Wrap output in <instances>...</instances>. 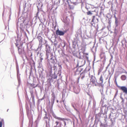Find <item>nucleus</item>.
Wrapping results in <instances>:
<instances>
[{
  "instance_id": "obj_1",
  "label": "nucleus",
  "mask_w": 127,
  "mask_h": 127,
  "mask_svg": "<svg viewBox=\"0 0 127 127\" xmlns=\"http://www.w3.org/2000/svg\"><path fill=\"white\" fill-rule=\"evenodd\" d=\"M30 93L31 96V98H32V104L28 96L27 95L25 96L26 101V103H28L30 105L31 109L32 110V108L35 106V103L34 101V97L33 94V92L32 91H30Z\"/></svg>"
},
{
  "instance_id": "obj_2",
  "label": "nucleus",
  "mask_w": 127,
  "mask_h": 127,
  "mask_svg": "<svg viewBox=\"0 0 127 127\" xmlns=\"http://www.w3.org/2000/svg\"><path fill=\"white\" fill-rule=\"evenodd\" d=\"M44 119L46 123V127H51L50 125L53 123V121L52 119H51L49 117L47 116V113H46L45 114Z\"/></svg>"
},
{
  "instance_id": "obj_3",
  "label": "nucleus",
  "mask_w": 127,
  "mask_h": 127,
  "mask_svg": "<svg viewBox=\"0 0 127 127\" xmlns=\"http://www.w3.org/2000/svg\"><path fill=\"white\" fill-rule=\"evenodd\" d=\"M115 27L114 29V33L117 35L118 27L120 26L121 22L119 19L115 20Z\"/></svg>"
},
{
  "instance_id": "obj_4",
  "label": "nucleus",
  "mask_w": 127,
  "mask_h": 127,
  "mask_svg": "<svg viewBox=\"0 0 127 127\" xmlns=\"http://www.w3.org/2000/svg\"><path fill=\"white\" fill-rule=\"evenodd\" d=\"M19 35L17 34V38L15 39L16 42L15 43L16 46L18 47H21L22 46L23 44V42L21 41V38L19 37Z\"/></svg>"
},
{
  "instance_id": "obj_5",
  "label": "nucleus",
  "mask_w": 127,
  "mask_h": 127,
  "mask_svg": "<svg viewBox=\"0 0 127 127\" xmlns=\"http://www.w3.org/2000/svg\"><path fill=\"white\" fill-rule=\"evenodd\" d=\"M52 97L51 98V104L49 106L50 107V112L51 113L54 112L53 111L52 108L53 104L54 103L55 99V94L53 93L52 94Z\"/></svg>"
},
{
  "instance_id": "obj_6",
  "label": "nucleus",
  "mask_w": 127,
  "mask_h": 127,
  "mask_svg": "<svg viewBox=\"0 0 127 127\" xmlns=\"http://www.w3.org/2000/svg\"><path fill=\"white\" fill-rule=\"evenodd\" d=\"M50 61V63H49L50 65V66L51 69H52V66L54 65H57V61L55 57H52L50 59V60L49 59L48 60V61Z\"/></svg>"
},
{
  "instance_id": "obj_7",
  "label": "nucleus",
  "mask_w": 127,
  "mask_h": 127,
  "mask_svg": "<svg viewBox=\"0 0 127 127\" xmlns=\"http://www.w3.org/2000/svg\"><path fill=\"white\" fill-rule=\"evenodd\" d=\"M52 69H50V70L49 72V77L55 79L57 78L58 76H59L58 72L55 71L53 73H52Z\"/></svg>"
},
{
  "instance_id": "obj_8",
  "label": "nucleus",
  "mask_w": 127,
  "mask_h": 127,
  "mask_svg": "<svg viewBox=\"0 0 127 127\" xmlns=\"http://www.w3.org/2000/svg\"><path fill=\"white\" fill-rule=\"evenodd\" d=\"M43 71L44 69L43 67H40L38 69L39 76L35 74V75H36V77L37 79H38L39 78H42L43 76Z\"/></svg>"
},
{
  "instance_id": "obj_9",
  "label": "nucleus",
  "mask_w": 127,
  "mask_h": 127,
  "mask_svg": "<svg viewBox=\"0 0 127 127\" xmlns=\"http://www.w3.org/2000/svg\"><path fill=\"white\" fill-rule=\"evenodd\" d=\"M67 30H66L63 31L60 30L59 28L56 31V33L57 35L63 36L67 31Z\"/></svg>"
},
{
  "instance_id": "obj_10",
  "label": "nucleus",
  "mask_w": 127,
  "mask_h": 127,
  "mask_svg": "<svg viewBox=\"0 0 127 127\" xmlns=\"http://www.w3.org/2000/svg\"><path fill=\"white\" fill-rule=\"evenodd\" d=\"M37 11L36 13V16L38 17L39 18V17L38 16V14L39 11H42V7L43 6L42 3H37Z\"/></svg>"
},
{
  "instance_id": "obj_11",
  "label": "nucleus",
  "mask_w": 127,
  "mask_h": 127,
  "mask_svg": "<svg viewBox=\"0 0 127 127\" xmlns=\"http://www.w3.org/2000/svg\"><path fill=\"white\" fill-rule=\"evenodd\" d=\"M17 47L18 49V52L19 55H22L23 54L24 55L26 54L24 50V47H23V46H21V47Z\"/></svg>"
},
{
  "instance_id": "obj_12",
  "label": "nucleus",
  "mask_w": 127,
  "mask_h": 127,
  "mask_svg": "<svg viewBox=\"0 0 127 127\" xmlns=\"http://www.w3.org/2000/svg\"><path fill=\"white\" fill-rule=\"evenodd\" d=\"M79 41V40H77V38H74V41H72V47L73 48L75 49L76 47H78V41Z\"/></svg>"
},
{
  "instance_id": "obj_13",
  "label": "nucleus",
  "mask_w": 127,
  "mask_h": 127,
  "mask_svg": "<svg viewBox=\"0 0 127 127\" xmlns=\"http://www.w3.org/2000/svg\"><path fill=\"white\" fill-rule=\"evenodd\" d=\"M119 89L122 91L125 94L127 95V88L126 86H121Z\"/></svg>"
},
{
  "instance_id": "obj_14",
  "label": "nucleus",
  "mask_w": 127,
  "mask_h": 127,
  "mask_svg": "<svg viewBox=\"0 0 127 127\" xmlns=\"http://www.w3.org/2000/svg\"><path fill=\"white\" fill-rule=\"evenodd\" d=\"M62 81L61 79H58L57 80L55 87H57L58 89H60V85L62 83Z\"/></svg>"
},
{
  "instance_id": "obj_15",
  "label": "nucleus",
  "mask_w": 127,
  "mask_h": 127,
  "mask_svg": "<svg viewBox=\"0 0 127 127\" xmlns=\"http://www.w3.org/2000/svg\"><path fill=\"white\" fill-rule=\"evenodd\" d=\"M52 116L55 118V119H57L58 120H60L61 121H64V120H67V119H66V118H61L58 117L55 114L54 112L52 113Z\"/></svg>"
},
{
  "instance_id": "obj_16",
  "label": "nucleus",
  "mask_w": 127,
  "mask_h": 127,
  "mask_svg": "<svg viewBox=\"0 0 127 127\" xmlns=\"http://www.w3.org/2000/svg\"><path fill=\"white\" fill-rule=\"evenodd\" d=\"M46 55H48L50 52V46L47 44H46Z\"/></svg>"
},
{
  "instance_id": "obj_17",
  "label": "nucleus",
  "mask_w": 127,
  "mask_h": 127,
  "mask_svg": "<svg viewBox=\"0 0 127 127\" xmlns=\"http://www.w3.org/2000/svg\"><path fill=\"white\" fill-rule=\"evenodd\" d=\"M25 107L26 110L27 114V116L28 117L30 114V111L29 110V108L27 103H26L25 104Z\"/></svg>"
},
{
  "instance_id": "obj_18",
  "label": "nucleus",
  "mask_w": 127,
  "mask_h": 127,
  "mask_svg": "<svg viewBox=\"0 0 127 127\" xmlns=\"http://www.w3.org/2000/svg\"><path fill=\"white\" fill-rule=\"evenodd\" d=\"M17 78L18 79V83L19 84V86L21 83V80L20 78V74L19 73V71H17Z\"/></svg>"
},
{
  "instance_id": "obj_19",
  "label": "nucleus",
  "mask_w": 127,
  "mask_h": 127,
  "mask_svg": "<svg viewBox=\"0 0 127 127\" xmlns=\"http://www.w3.org/2000/svg\"><path fill=\"white\" fill-rule=\"evenodd\" d=\"M100 118L95 115V119L94 121V124L96 126H97V125L98 122L100 121Z\"/></svg>"
},
{
  "instance_id": "obj_20",
  "label": "nucleus",
  "mask_w": 127,
  "mask_h": 127,
  "mask_svg": "<svg viewBox=\"0 0 127 127\" xmlns=\"http://www.w3.org/2000/svg\"><path fill=\"white\" fill-rule=\"evenodd\" d=\"M91 81L92 83H95V82H97V80L96 79V78L95 76H94L93 75H92L91 76Z\"/></svg>"
},
{
  "instance_id": "obj_21",
  "label": "nucleus",
  "mask_w": 127,
  "mask_h": 127,
  "mask_svg": "<svg viewBox=\"0 0 127 127\" xmlns=\"http://www.w3.org/2000/svg\"><path fill=\"white\" fill-rule=\"evenodd\" d=\"M18 23H20V28L21 29V30H22V31L24 30V28L25 26L24 21V20L23 19V22L21 23H19V22H18Z\"/></svg>"
},
{
  "instance_id": "obj_22",
  "label": "nucleus",
  "mask_w": 127,
  "mask_h": 127,
  "mask_svg": "<svg viewBox=\"0 0 127 127\" xmlns=\"http://www.w3.org/2000/svg\"><path fill=\"white\" fill-rule=\"evenodd\" d=\"M86 73L85 69L83 71L80 73V76L81 77V79L83 80L85 77V74Z\"/></svg>"
},
{
  "instance_id": "obj_23",
  "label": "nucleus",
  "mask_w": 127,
  "mask_h": 127,
  "mask_svg": "<svg viewBox=\"0 0 127 127\" xmlns=\"http://www.w3.org/2000/svg\"><path fill=\"white\" fill-rule=\"evenodd\" d=\"M37 38L38 39L39 41V44L42 45V37L40 36H38L37 37Z\"/></svg>"
},
{
  "instance_id": "obj_24",
  "label": "nucleus",
  "mask_w": 127,
  "mask_h": 127,
  "mask_svg": "<svg viewBox=\"0 0 127 127\" xmlns=\"http://www.w3.org/2000/svg\"><path fill=\"white\" fill-rule=\"evenodd\" d=\"M72 106L74 110L76 111L77 113L79 114L80 113L79 111L76 108L77 107L76 105L75 104H72Z\"/></svg>"
},
{
  "instance_id": "obj_25",
  "label": "nucleus",
  "mask_w": 127,
  "mask_h": 127,
  "mask_svg": "<svg viewBox=\"0 0 127 127\" xmlns=\"http://www.w3.org/2000/svg\"><path fill=\"white\" fill-rule=\"evenodd\" d=\"M102 112L103 111L101 110L100 112L99 113L97 114H96V115L100 118L101 117L102 118V115L103 114V113H102Z\"/></svg>"
},
{
  "instance_id": "obj_26",
  "label": "nucleus",
  "mask_w": 127,
  "mask_h": 127,
  "mask_svg": "<svg viewBox=\"0 0 127 127\" xmlns=\"http://www.w3.org/2000/svg\"><path fill=\"white\" fill-rule=\"evenodd\" d=\"M28 86H30L31 87H32V88H35L37 86V85H36L35 86V85L34 84H31L28 83Z\"/></svg>"
},
{
  "instance_id": "obj_27",
  "label": "nucleus",
  "mask_w": 127,
  "mask_h": 127,
  "mask_svg": "<svg viewBox=\"0 0 127 127\" xmlns=\"http://www.w3.org/2000/svg\"><path fill=\"white\" fill-rule=\"evenodd\" d=\"M10 49L11 54L13 55L14 53V51L13 44H11V47L10 48Z\"/></svg>"
},
{
  "instance_id": "obj_28",
  "label": "nucleus",
  "mask_w": 127,
  "mask_h": 127,
  "mask_svg": "<svg viewBox=\"0 0 127 127\" xmlns=\"http://www.w3.org/2000/svg\"><path fill=\"white\" fill-rule=\"evenodd\" d=\"M55 123L56 124V126H55L54 127H60V126L61 127L62 125V123L61 122H59L58 121H56L55 122Z\"/></svg>"
},
{
  "instance_id": "obj_29",
  "label": "nucleus",
  "mask_w": 127,
  "mask_h": 127,
  "mask_svg": "<svg viewBox=\"0 0 127 127\" xmlns=\"http://www.w3.org/2000/svg\"><path fill=\"white\" fill-rule=\"evenodd\" d=\"M62 69V67L61 66H60V67H59V69L57 72H58L59 74V76H60L61 75V70Z\"/></svg>"
},
{
  "instance_id": "obj_30",
  "label": "nucleus",
  "mask_w": 127,
  "mask_h": 127,
  "mask_svg": "<svg viewBox=\"0 0 127 127\" xmlns=\"http://www.w3.org/2000/svg\"><path fill=\"white\" fill-rule=\"evenodd\" d=\"M126 78L127 77L125 75H122L121 77V79L123 81L125 80Z\"/></svg>"
},
{
  "instance_id": "obj_31",
  "label": "nucleus",
  "mask_w": 127,
  "mask_h": 127,
  "mask_svg": "<svg viewBox=\"0 0 127 127\" xmlns=\"http://www.w3.org/2000/svg\"><path fill=\"white\" fill-rule=\"evenodd\" d=\"M100 122V127H107V125L106 124L102 123L101 121Z\"/></svg>"
},
{
  "instance_id": "obj_32",
  "label": "nucleus",
  "mask_w": 127,
  "mask_h": 127,
  "mask_svg": "<svg viewBox=\"0 0 127 127\" xmlns=\"http://www.w3.org/2000/svg\"><path fill=\"white\" fill-rule=\"evenodd\" d=\"M71 3V2H70ZM74 5L73 3H70L68 5L69 8L71 9H73L74 8Z\"/></svg>"
},
{
  "instance_id": "obj_33",
  "label": "nucleus",
  "mask_w": 127,
  "mask_h": 127,
  "mask_svg": "<svg viewBox=\"0 0 127 127\" xmlns=\"http://www.w3.org/2000/svg\"><path fill=\"white\" fill-rule=\"evenodd\" d=\"M112 16H110V17L109 18V19H108V23L109 24V25L110 27L111 26V24L112 22L111 21V19H112Z\"/></svg>"
},
{
  "instance_id": "obj_34",
  "label": "nucleus",
  "mask_w": 127,
  "mask_h": 127,
  "mask_svg": "<svg viewBox=\"0 0 127 127\" xmlns=\"http://www.w3.org/2000/svg\"><path fill=\"white\" fill-rule=\"evenodd\" d=\"M80 89H78L77 90L76 88H74V92L76 94H78L80 92Z\"/></svg>"
},
{
  "instance_id": "obj_35",
  "label": "nucleus",
  "mask_w": 127,
  "mask_h": 127,
  "mask_svg": "<svg viewBox=\"0 0 127 127\" xmlns=\"http://www.w3.org/2000/svg\"><path fill=\"white\" fill-rule=\"evenodd\" d=\"M60 43L62 46L64 48L65 47L66 45V43L65 42H64V41H62L61 42V43Z\"/></svg>"
},
{
  "instance_id": "obj_36",
  "label": "nucleus",
  "mask_w": 127,
  "mask_h": 127,
  "mask_svg": "<svg viewBox=\"0 0 127 127\" xmlns=\"http://www.w3.org/2000/svg\"><path fill=\"white\" fill-rule=\"evenodd\" d=\"M49 78L48 79V81L52 83L54 82V78H53L50 77H49Z\"/></svg>"
},
{
  "instance_id": "obj_37",
  "label": "nucleus",
  "mask_w": 127,
  "mask_h": 127,
  "mask_svg": "<svg viewBox=\"0 0 127 127\" xmlns=\"http://www.w3.org/2000/svg\"><path fill=\"white\" fill-rule=\"evenodd\" d=\"M43 54L42 53H40V54L39 57H40V59L41 62H42V60L43 59Z\"/></svg>"
},
{
  "instance_id": "obj_38",
  "label": "nucleus",
  "mask_w": 127,
  "mask_h": 127,
  "mask_svg": "<svg viewBox=\"0 0 127 127\" xmlns=\"http://www.w3.org/2000/svg\"><path fill=\"white\" fill-rule=\"evenodd\" d=\"M57 65H54L52 66V68L53 67V70L54 71H57Z\"/></svg>"
},
{
  "instance_id": "obj_39",
  "label": "nucleus",
  "mask_w": 127,
  "mask_h": 127,
  "mask_svg": "<svg viewBox=\"0 0 127 127\" xmlns=\"http://www.w3.org/2000/svg\"><path fill=\"white\" fill-rule=\"evenodd\" d=\"M115 84L116 86L119 88V89L120 88V87H121V86H119L117 83V82L116 81V78H115Z\"/></svg>"
},
{
  "instance_id": "obj_40",
  "label": "nucleus",
  "mask_w": 127,
  "mask_h": 127,
  "mask_svg": "<svg viewBox=\"0 0 127 127\" xmlns=\"http://www.w3.org/2000/svg\"><path fill=\"white\" fill-rule=\"evenodd\" d=\"M23 33H22V30H21V33H20V35H19V37L21 38H21H22V35H23Z\"/></svg>"
},
{
  "instance_id": "obj_41",
  "label": "nucleus",
  "mask_w": 127,
  "mask_h": 127,
  "mask_svg": "<svg viewBox=\"0 0 127 127\" xmlns=\"http://www.w3.org/2000/svg\"><path fill=\"white\" fill-rule=\"evenodd\" d=\"M99 80L101 81V83H103V78L102 75L100 76Z\"/></svg>"
},
{
  "instance_id": "obj_42",
  "label": "nucleus",
  "mask_w": 127,
  "mask_h": 127,
  "mask_svg": "<svg viewBox=\"0 0 127 127\" xmlns=\"http://www.w3.org/2000/svg\"><path fill=\"white\" fill-rule=\"evenodd\" d=\"M65 108L67 111L70 112V110L69 107H65Z\"/></svg>"
},
{
  "instance_id": "obj_43",
  "label": "nucleus",
  "mask_w": 127,
  "mask_h": 127,
  "mask_svg": "<svg viewBox=\"0 0 127 127\" xmlns=\"http://www.w3.org/2000/svg\"><path fill=\"white\" fill-rule=\"evenodd\" d=\"M106 113H103L102 115V118L107 117V116L106 115Z\"/></svg>"
},
{
  "instance_id": "obj_44",
  "label": "nucleus",
  "mask_w": 127,
  "mask_h": 127,
  "mask_svg": "<svg viewBox=\"0 0 127 127\" xmlns=\"http://www.w3.org/2000/svg\"><path fill=\"white\" fill-rule=\"evenodd\" d=\"M95 16H93L92 19L91 21V22H94V20H95Z\"/></svg>"
},
{
  "instance_id": "obj_45",
  "label": "nucleus",
  "mask_w": 127,
  "mask_h": 127,
  "mask_svg": "<svg viewBox=\"0 0 127 127\" xmlns=\"http://www.w3.org/2000/svg\"><path fill=\"white\" fill-rule=\"evenodd\" d=\"M22 33H23V35L25 36H27V34L24 31V30L22 31Z\"/></svg>"
},
{
  "instance_id": "obj_46",
  "label": "nucleus",
  "mask_w": 127,
  "mask_h": 127,
  "mask_svg": "<svg viewBox=\"0 0 127 127\" xmlns=\"http://www.w3.org/2000/svg\"><path fill=\"white\" fill-rule=\"evenodd\" d=\"M87 14L88 15H91L92 14V13L90 11H88L87 12Z\"/></svg>"
},
{
  "instance_id": "obj_47",
  "label": "nucleus",
  "mask_w": 127,
  "mask_h": 127,
  "mask_svg": "<svg viewBox=\"0 0 127 127\" xmlns=\"http://www.w3.org/2000/svg\"><path fill=\"white\" fill-rule=\"evenodd\" d=\"M78 33L79 34H82V32L80 29H79L78 30Z\"/></svg>"
},
{
  "instance_id": "obj_48",
  "label": "nucleus",
  "mask_w": 127,
  "mask_h": 127,
  "mask_svg": "<svg viewBox=\"0 0 127 127\" xmlns=\"http://www.w3.org/2000/svg\"><path fill=\"white\" fill-rule=\"evenodd\" d=\"M108 16H106V18H107L109 19V18L110 17V16H111L110 14L108 13Z\"/></svg>"
},
{
  "instance_id": "obj_49",
  "label": "nucleus",
  "mask_w": 127,
  "mask_h": 127,
  "mask_svg": "<svg viewBox=\"0 0 127 127\" xmlns=\"http://www.w3.org/2000/svg\"><path fill=\"white\" fill-rule=\"evenodd\" d=\"M58 40L60 42H61L62 41H63L64 40H63L60 37V36L58 38Z\"/></svg>"
},
{
  "instance_id": "obj_50",
  "label": "nucleus",
  "mask_w": 127,
  "mask_h": 127,
  "mask_svg": "<svg viewBox=\"0 0 127 127\" xmlns=\"http://www.w3.org/2000/svg\"><path fill=\"white\" fill-rule=\"evenodd\" d=\"M16 68L17 71H19V68L18 64H17L16 65Z\"/></svg>"
},
{
  "instance_id": "obj_51",
  "label": "nucleus",
  "mask_w": 127,
  "mask_h": 127,
  "mask_svg": "<svg viewBox=\"0 0 127 127\" xmlns=\"http://www.w3.org/2000/svg\"><path fill=\"white\" fill-rule=\"evenodd\" d=\"M106 60V58H104L103 59V60L102 61V62L103 64H104L105 63V61Z\"/></svg>"
},
{
  "instance_id": "obj_52",
  "label": "nucleus",
  "mask_w": 127,
  "mask_h": 127,
  "mask_svg": "<svg viewBox=\"0 0 127 127\" xmlns=\"http://www.w3.org/2000/svg\"><path fill=\"white\" fill-rule=\"evenodd\" d=\"M37 3H42V0H37Z\"/></svg>"
},
{
  "instance_id": "obj_53",
  "label": "nucleus",
  "mask_w": 127,
  "mask_h": 127,
  "mask_svg": "<svg viewBox=\"0 0 127 127\" xmlns=\"http://www.w3.org/2000/svg\"><path fill=\"white\" fill-rule=\"evenodd\" d=\"M115 14H116V13H115V14L114 15V17L115 18V20H117L118 19H119V18H118L117 17H116V15H115Z\"/></svg>"
},
{
  "instance_id": "obj_54",
  "label": "nucleus",
  "mask_w": 127,
  "mask_h": 127,
  "mask_svg": "<svg viewBox=\"0 0 127 127\" xmlns=\"http://www.w3.org/2000/svg\"><path fill=\"white\" fill-rule=\"evenodd\" d=\"M65 120L63 121V123L64 124V127H66V122L65 121H64Z\"/></svg>"
},
{
  "instance_id": "obj_55",
  "label": "nucleus",
  "mask_w": 127,
  "mask_h": 127,
  "mask_svg": "<svg viewBox=\"0 0 127 127\" xmlns=\"http://www.w3.org/2000/svg\"><path fill=\"white\" fill-rule=\"evenodd\" d=\"M44 41L45 42V43H44V42L43 43L42 42V45H43L45 44H46L47 43V41L46 40H45L44 39Z\"/></svg>"
},
{
  "instance_id": "obj_56",
  "label": "nucleus",
  "mask_w": 127,
  "mask_h": 127,
  "mask_svg": "<svg viewBox=\"0 0 127 127\" xmlns=\"http://www.w3.org/2000/svg\"><path fill=\"white\" fill-rule=\"evenodd\" d=\"M91 24L92 26L95 27V24L94 22H91Z\"/></svg>"
},
{
  "instance_id": "obj_57",
  "label": "nucleus",
  "mask_w": 127,
  "mask_h": 127,
  "mask_svg": "<svg viewBox=\"0 0 127 127\" xmlns=\"http://www.w3.org/2000/svg\"><path fill=\"white\" fill-rule=\"evenodd\" d=\"M91 100H90L89 101V102L88 103V107H89L90 106L91 104Z\"/></svg>"
},
{
  "instance_id": "obj_58",
  "label": "nucleus",
  "mask_w": 127,
  "mask_h": 127,
  "mask_svg": "<svg viewBox=\"0 0 127 127\" xmlns=\"http://www.w3.org/2000/svg\"><path fill=\"white\" fill-rule=\"evenodd\" d=\"M71 1L70 0H66V2L68 4V5L70 3H69V1L70 2Z\"/></svg>"
},
{
  "instance_id": "obj_59",
  "label": "nucleus",
  "mask_w": 127,
  "mask_h": 127,
  "mask_svg": "<svg viewBox=\"0 0 127 127\" xmlns=\"http://www.w3.org/2000/svg\"><path fill=\"white\" fill-rule=\"evenodd\" d=\"M79 62H77V65H76V67H75V68H77L78 67H79Z\"/></svg>"
},
{
  "instance_id": "obj_60",
  "label": "nucleus",
  "mask_w": 127,
  "mask_h": 127,
  "mask_svg": "<svg viewBox=\"0 0 127 127\" xmlns=\"http://www.w3.org/2000/svg\"><path fill=\"white\" fill-rule=\"evenodd\" d=\"M111 113H110L109 115V117H108V119H111Z\"/></svg>"
},
{
  "instance_id": "obj_61",
  "label": "nucleus",
  "mask_w": 127,
  "mask_h": 127,
  "mask_svg": "<svg viewBox=\"0 0 127 127\" xmlns=\"http://www.w3.org/2000/svg\"><path fill=\"white\" fill-rule=\"evenodd\" d=\"M9 18L10 19H10V17L11 15V11H10V13H9Z\"/></svg>"
},
{
  "instance_id": "obj_62",
  "label": "nucleus",
  "mask_w": 127,
  "mask_h": 127,
  "mask_svg": "<svg viewBox=\"0 0 127 127\" xmlns=\"http://www.w3.org/2000/svg\"><path fill=\"white\" fill-rule=\"evenodd\" d=\"M2 121L0 122V127H2Z\"/></svg>"
},
{
  "instance_id": "obj_63",
  "label": "nucleus",
  "mask_w": 127,
  "mask_h": 127,
  "mask_svg": "<svg viewBox=\"0 0 127 127\" xmlns=\"http://www.w3.org/2000/svg\"><path fill=\"white\" fill-rule=\"evenodd\" d=\"M118 91H116V93H115V94L114 95V97H115L117 96V94H118Z\"/></svg>"
},
{
  "instance_id": "obj_64",
  "label": "nucleus",
  "mask_w": 127,
  "mask_h": 127,
  "mask_svg": "<svg viewBox=\"0 0 127 127\" xmlns=\"http://www.w3.org/2000/svg\"><path fill=\"white\" fill-rule=\"evenodd\" d=\"M104 121H105V122H107V118H106V117L104 118Z\"/></svg>"
}]
</instances>
